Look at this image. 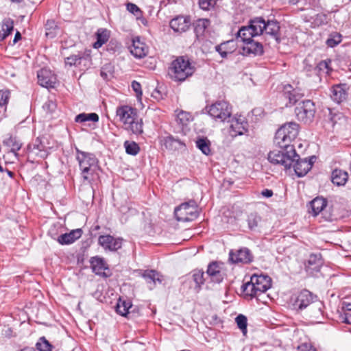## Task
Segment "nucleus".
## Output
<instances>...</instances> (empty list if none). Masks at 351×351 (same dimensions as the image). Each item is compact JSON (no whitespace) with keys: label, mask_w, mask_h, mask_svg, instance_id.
Segmentation results:
<instances>
[{"label":"nucleus","mask_w":351,"mask_h":351,"mask_svg":"<svg viewBox=\"0 0 351 351\" xmlns=\"http://www.w3.org/2000/svg\"><path fill=\"white\" fill-rule=\"evenodd\" d=\"M116 115L127 130L137 135L143 133V121L141 119H138L135 108L127 105L119 106L117 108Z\"/></svg>","instance_id":"f257e3e1"},{"label":"nucleus","mask_w":351,"mask_h":351,"mask_svg":"<svg viewBox=\"0 0 351 351\" xmlns=\"http://www.w3.org/2000/svg\"><path fill=\"white\" fill-rule=\"evenodd\" d=\"M293 306L298 312H302L308 308L311 317H316L322 314V304L317 301L316 295L306 289L302 290L298 293Z\"/></svg>","instance_id":"f03ea898"},{"label":"nucleus","mask_w":351,"mask_h":351,"mask_svg":"<svg viewBox=\"0 0 351 351\" xmlns=\"http://www.w3.org/2000/svg\"><path fill=\"white\" fill-rule=\"evenodd\" d=\"M76 159L79 163L84 182L91 184L97 169L98 160L93 154L76 149Z\"/></svg>","instance_id":"7ed1b4c3"},{"label":"nucleus","mask_w":351,"mask_h":351,"mask_svg":"<svg viewBox=\"0 0 351 351\" xmlns=\"http://www.w3.org/2000/svg\"><path fill=\"white\" fill-rule=\"evenodd\" d=\"M195 71L189 60L184 56H179L174 60L169 69L170 77L176 82H184L191 76Z\"/></svg>","instance_id":"20e7f679"},{"label":"nucleus","mask_w":351,"mask_h":351,"mask_svg":"<svg viewBox=\"0 0 351 351\" xmlns=\"http://www.w3.org/2000/svg\"><path fill=\"white\" fill-rule=\"evenodd\" d=\"M271 286V279L266 275L254 274L250 281L243 285V292L251 298L256 297L258 295L267 291Z\"/></svg>","instance_id":"39448f33"},{"label":"nucleus","mask_w":351,"mask_h":351,"mask_svg":"<svg viewBox=\"0 0 351 351\" xmlns=\"http://www.w3.org/2000/svg\"><path fill=\"white\" fill-rule=\"evenodd\" d=\"M282 150H273L268 154V160L274 164L282 166L285 169H288L295 160H297L298 154L294 146L281 147Z\"/></svg>","instance_id":"423d86ee"},{"label":"nucleus","mask_w":351,"mask_h":351,"mask_svg":"<svg viewBox=\"0 0 351 351\" xmlns=\"http://www.w3.org/2000/svg\"><path fill=\"white\" fill-rule=\"evenodd\" d=\"M299 133V125L295 122H289L282 125L276 132L275 141L280 147L293 146L291 143Z\"/></svg>","instance_id":"0eeeda50"},{"label":"nucleus","mask_w":351,"mask_h":351,"mask_svg":"<svg viewBox=\"0 0 351 351\" xmlns=\"http://www.w3.org/2000/svg\"><path fill=\"white\" fill-rule=\"evenodd\" d=\"M174 214L178 221H191L199 216L198 207L194 200H190L176 207Z\"/></svg>","instance_id":"6e6552de"},{"label":"nucleus","mask_w":351,"mask_h":351,"mask_svg":"<svg viewBox=\"0 0 351 351\" xmlns=\"http://www.w3.org/2000/svg\"><path fill=\"white\" fill-rule=\"evenodd\" d=\"M295 113L299 121L309 123L312 122L315 116V104L311 100L303 101L295 108Z\"/></svg>","instance_id":"1a4fd4ad"},{"label":"nucleus","mask_w":351,"mask_h":351,"mask_svg":"<svg viewBox=\"0 0 351 351\" xmlns=\"http://www.w3.org/2000/svg\"><path fill=\"white\" fill-rule=\"evenodd\" d=\"M231 108L225 101H218L209 106L208 114L215 119L221 121L231 116Z\"/></svg>","instance_id":"9d476101"},{"label":"nucleus","mask_w":351,"mask_h":351,"mask_svg":"<svg viewBox=\"0 0 351 351\" xmlns=\"http://www.w3.org/2000/svg\"><path fill=\"white\" fill-rule=\"evenodd\" d=\"M253 254L245 247L238 250H231L229 252V261L233 264H249L253 261Z\"/></svg>","instance_id":"9b49d317"},{"label":"nucleus","mask_w":351,"mask_h":351,"mask_svg":"<svg viewBox=\"0 0 351 351\" xmlns=\"http://www.w3.org/2000/svg\"><path fill=\"white\" fill-rule=\"evenodd\" d=\"M316 160V157L313 156L309 159H300L298 154L297 160H295L292 166L296 175L298 177L305 176L312 168L313 163Z\"/></svg>","instance_id":"f8f14e48"},{"label":"nucleus","mask_w":351,"mask_h":351,"mask_svg":"<svg viewBox=\"0 0 351 351\" xmlns=\"http://www.w3.org/2000/svg\"><path fill=\"white\" fill-rule=\"evenodd\" d=\"M98 243L105 250L115 252L121 248L123 239L110 234L101 235L98 238Z\"/></svg>","instance_id":"ddd939ff"},{"label":"nucleus","mask_w":351,"mask_h":351,"mask_svg":"<svg viewBox=\"0 0 351 351\" xmlns=\"http://www.w3.org/2000/svg\"><path fill=\"white\" fill-rule=\"evenodd\" d=\"M282 92L291 105L295 104L304 96V91L301 88L289 84L284 85Z\"/></svg>","instance_id":"4468645a"},{"label":"nucleus","mask_w":351,"mask_h":351,"mask_svg":"<svg viewBox=\"0 0 351 351\" xmlns=\"http://www.w3.org/2000/svg\"><path fill=\"white\" fill-rule=\"evenodd\" d=\"M38 84L45 88L53 87L56 83V75L47 69H40L37 74Z\"/></svg>","instance_id":"2eb2a0df"},{"label":"nucleus","mask_w":351,"mask_h":351,"mask_svg":"<svg viewBox=\"0 0 351 351\" xmlns=\"http://www.w3.org/2000/svg\"><path fill=\"white\" fill-rule=\"evenodd\" d=\"M130 53L136 58H143L148 53L149 48L138 37L132 39V44L129 47Z\"/></svg>","instance_id":"dca6fc26"},{"label":"nucleus","mask_w":351,"mask_h":351,"mask_svg":"<svg viewBox=\"0 0 351 351\" xmlns=\"http://www.w3.org/2000/svg\"><path fill=\"white\" fill-rule=\"evenodd\" d=\"M191 23L189 16H178L170 21V27L174 32L182 33L189 29Z\"/></svg>","instance_id":"f3484780"},{"label":"nucleus","mask_w":351,"mask_h":351,"mask_svg":"<svg viewBox=\"0 0 351 351\" xmlns=\"http://www.w3.org/2000/svg\"><path fill=\"white\" fill-rule=\"evenodd\" d=\"M90 263L93 272H94L96 275H99L103 277L108 276L105 272V270L108 269V267L103 258L99 256L92 257L90 260Z\"/></svg>","instance_id":"a211bd4d"},{"label":"nucleus","mask_w":351,"mask_h":351,"mask_svg":"<svg viewBox=\"0 0 351 351\" xmlns=\"http://www.w3.org/2000/svg\"><path fill=\"white\" fill-rule=\"evenodd\" d=\"M215 49L222 58H227L228 55L235 51L237 44L234 40H230L216 45Z\"/></svg>","instance_id":"6ab92c4d"},{"label":"nucleus","mask_w":351,"mask_h":351,"mask_svg":"<svg viewBox=\"0 0 351 351\" xmlns=\"http://www.w3.org/2000/svg\"><path fill=\"white\" fill-rule=\"evenodd\" d=\"M243 51L246 55L261 56L263 53V47L261 42L252 39L245 43Z\"/></svg>","instance_id":"aec40b11"},{"label":"nucleus","mask_w":351,"mask_h":351,"mask_svg":"<svg viewBox=\"0 0 351 351\" xmlns=\"http://www.w3.org/2000/svg\"><path fill=\"white\" fill-rule=\"evenodd\" d=\"M143 277L145 278L150 290L156 287L157 282L161 284L164 280L163 276L155 270L145 271L143 274Z\"/></svg>","instance_id":"412c9836"},{"label":"nucleus","mask_w":351,"mask_h":351,"mask_svg":"<svg viewBox=\"0 0 351 351\" xmlns=\"http://www.w3.org/2000/svg\"><path fill=\"white\" fill-rule=\"evenodd\" d=\"M348 93L346 88V84L334 85L331 88V99L340 104L346 100Z\"/></svg>","instance_id":"4be33fe9"},{"label":"nucleus","mask_w":351,"mask_h":351,"mask_svg":"<svg viewBox=\"0 0 351 351\" xmlns=\"http://www.w3.org/2000/svg\"><path fill=\"white\" fill-rule=\"evenodd\" d=\"M206 273L213 282L219 283L223 280V275L220 265L217 262L208 265Z\"/></svg>","instance_id":"5701e85b"},{"label":"nucleus","mask_w":351,"mask_h":351,"mask_svg":"<svg viewBox=\"0 0 351 351\" xmlns=\"http://www.w3.org/2000/svg\"><path fill=\"white\" fill-rule=\"evenodd\" d=\"M82 231L80 228L71 230L69 233H64L60 235L57 239L61 245H69L75 242L81 237Z\"/></svg>","instance_id":"b1692460"},{"label":"nucleus","mask_w":351,"mask_h":351,"mask_svg":"<svg viewBox=\"0 0 351 351\" xmlns=\"http://www.w3.org/2000/svg\"><path fill=\"white\" fill-rule=\"evenodd\" d=\"M247 123L239 119L232 120L229 128V134L232 137L243 135L247 132Z\"/></svg>","instance_id":"393cba45"},{"label":"nucleus","mask_w":351,"mask_h":351,"mask_svg":"<svg viewBox=\"0 0 351 351\" xmlns=\"http://www.w3.org/2000/svg\"><path fill=\"white\" fill-rule=\"evenodd\" d=\"M90 61V56L89 54L83 53L78 54H73L69 57H67L65 60V64L69 66H80L83 62L84 64L86 62H89Z\"/></svg>","instance_id":"a878e982"},{"label":"nucleus","mask_w":351,"mask_h":351,"mask_svg":"<svg viewBox=\"0 0 351 351\" xmlns=\"http://www.w3.org/2000/svg\"><path fill=\"white\" fill-rule=\"evenodd\" d=\"M28 149L30 152L40 158H45L47 156L46 147L40 138H36L32 143L29 144Z\"/></svg>","instance_id":"bb28decb"},{"label":"nucleus","mask_w":351,"mask_h":351,"mask_svg":"<svg viewBox=\"0 0 351 351\" xmlns=\"http://www.w3.org/2000/svg\"><path fill=\"white\" fill-rule=\"evenodd\" d=\"M348 178V173L342 169H335L332 171L331 174V180L332 183L337 186L344 185L346 183Z\"/></svg>","instance_id":"cd10ccee"},{"label":"nucleus","mask_w":351,"mask_h":351,"mask_svg":"<svg viewBox=\"0 0 351 351\" xmlns=\"http://www.w3.org/2000/svg\"><path fill=\"white\" fill-rule=\"evenodd\" d=\"M264 32L267 34L273 36L277 42L280 41V25L277 21H268L267 22H265V27H264Z\"/></svg>","instance_id":"c85d7f7f"},{"label":"nucleus","mask_w":351,"mask_h":351,"mask_svg":"<svg viewBox=\"0 0 351 351\" xmlns=\"http://www.w3.org/2000/svg\"><path fill=\"white\" fill-rule=\"evenodd\" d=\"M311 213L314 216L320 213L327 205V201L323 197H316L311 203Z\"/></svg>","instance_id":"c756f323"},{"label":"nucleus","mask_w":351,"mask_h":351,"mask_svg":"<svg viewBox=\"0 0 351 351\" xmlns=\"http://www.w3.org/2000/svg\"><path fill=\"white\" fill-rule=\"evenodd\" d=\"M253 29L250 26H243L239 29L237 34V38H240L241 40L245 43L249 40L253 39L254 37L256 36L254 34Z\"/></svg>","instance_id":"7c9ffc66"},{"label":"nucleus","mask_w":351,"mask_h":351,"mask_svg":"<svg viewBox=\"0 0 351 351\" xmlns=\"http://www.w3.org/2000/svg\"><path fill=\"white\" fill-rule=\"evenodd\" d=\"M132 306V304L129 300H123L119 298L117 303L116 311L121 316L127 317L130 314V308Z\"/></svg>","instance_id":"2f4dec72"},{"label":"nucleus","mask_w":351,"mask_h":351,"mask_svg":"<svg viewBox=\"0 0 351 351\" xmlns=\"http://www.w3.org/2000/svg\"><path fill=\"white\" fill-rule=\"evenodd\" d=\"M210 21L206 19H199L197 20L194 25V32L197 38L204 36L206 28L210 25Z\"/></svg>","instance_id":"473e14b6"},{"label":"nucleus","mask_w":351,"mask_h":351,"mask_svg":"<svg viewBox=\"0 0 351 351\" xmlns=\"http://www.w3.org/2000/svg\"><path fill=\"white\" fill-rule=\"evenodd\" d=\"M265 22L266 21L263 18H256L251 21L249 26L253 29V32H254V34L257 36L264 32Z\"/></svg>","instance_id":"72a5a7b5"},{"label":"nucleus","mask_w":351,"mask_h":351,"mask_svg":"<svg viewBox=\"0 0 351 351\" xmlns=\"http://www.w3.org/2000/svg\"><path fill=\"white\" fill-rule=\"evenodd\" d=\"M322 265V261L319 256L316 254H311L308 260V265H306V269L314 270L316 271H319V268Z\"/></svg>","instance_id":"f704fd0d"},{"label":"nucleus","mask_w":351,"mask_h":351,"mask_svg":"<svg viewBox=\"0 0 351 351\" xmlns=\"http://www.w3.org/2000/svg\"><path fill=\"white\" fill-rule=\"evenodd\" d=\"M197 147L201 150V152L208 156L210 154V142L207 138H199L197 139L196 142Z\"/></svg>","instance_id":"c9c22d12"},{"label":"nucleus","mask_w":351,"mask_h":351,"mask_svg":"<svg viewBox=\"0 0 351 351\" xmlns=\"http://www.w3.org/2000/svg\"><path fill=\"white\" fill-rule=\"evenodd\" d=\"M162 144L168 149H176L177 148L176 144L184 145V143H183L180 140L175 138L171 135L165 137L162 140Z\"/></svg>","instance_id":"e433bc0d"},{"label":"nucleus","mask_w":351,"mask_h":351,"mask_svg":"<svg viewBox=\"0 0 351 351\" xmlns=\"http://www.w3.org/2000/svg\"><path fill=\"white\" fill-rule=\"evenodd\" d=\"M108 32L106 29H99L97 32V41L94 43L95 48L101 47L108 40Z\"/></svg>","instance_id":"4c0bfd02"},{"label":"nucleus","mask_w":351,"mask_h":351,"mask_svg":"<svg viewBox=\"0 0 351 351\" xmlns=\"http://www.w3.org/2000/svg\"><path fill=\"white\" fill-rule=\"evenodd\" d=\"M14 29V21L10 18H5L1 23V33L8 37Z\"/></svg>","instance_id":"58836bf2"},{"label":"nucleus","mask_w":351,"mask_h":351,"mask_svg":"<svg viewBox=\"0 0 351 351\" xmlns=\"http://www.w3.org/2000/svg\"><path fill=\"white\" fill-rule=\"evenodd\" d=\"M124 147L125 149V152L128 154L132 156H136L138 154L140 151V147L134 141H126L124 143Z\"/></svg>","instance_id":"ea45409f"},{"label":"nucleus","mask_w":351,"mask_h":351,"mask_svg":"<svg viewBox=\"0 0 351 351\" xmlns=\"http://www.w3.org/2000/svg\"><path fill=\"white\" fill-rule=\"evenodd\" d=\"M235 322L237 324L238 328L242 331V332L245 335L247 333V317L240 314L235 318Z\"/></svg>","instance_id":"a19ab883"},{"label":"nucleus","mask_w":351,"mask_h":351,"mask_svg":"<svg viewBox=\"0 0 351 351\" xmlns=\"http://www.w3.org/2000/svg\"><path fill=\"white\" fill-rule=\"evenodd\" d=\"M261 218L256 213H250L247 216V222L248 225V228L250 230H254L257 227L258 222L260 221Z\"/></svg>","instance_id":"79ce46f5"},{"label":"nucleus","mask_w":351,"mask_h":351,"mask_svg":"<svg viewBox=\"0 0 351 351\" xmlns=\"http://www.w3.org/2000/svg\"><path fill=\"white\" fill-rule=\"evenodd\" d=\"M191 119V114L183 110L179 111L176 114V121L182 125H186Z\"/></svg>","instance_id":"37998d69"},{"label":"nucleus","mask_w":351,"mask_h":351,"mask_svg":"<svg viewBox=\"0 0 351 351\" xmlns=\"http://www.w3.org/2000/svg\"><path fill=\"white\" fill-rule=\"evenodd\" d=\"M36 346L39 351H51V345L44 337L39 339Z\"/></svg>","instance_id":"c03bdc74"},{"label":"nucleus","mask_w":351,"mask_h":351,"mask_svg":"<svg viewBox=\"0 0 351 351\" xmlns=\"http://www.w3.org/2000/svg\"><path fill=\"white\" fill-rule=\"evenodd\" d=\"M204 273L201 270H195L193 271V280L195 282L197 287L200 288V286L204 282Z\"/></svg>","instance_id":"a18cd8bd"},{"label":"nucleus","mask_w":351,"mask_h":351,"mask_svg":"<svg viewBox=\"0 0 351 351\" xmlns=\"http://www.w3.org/2000/svg\"><path fill=\"white\" fill-rule=\"evenodd\" d=\"M330 60H326L321 61L317 66V69L323 73L328 75L330 73Z\"/></svg>","instance_id":"49530a36"},{"label":"nucleus","mask_w":351,"mask_h":351,"mask_svg":"<svg viewBox=\"0 0 351 351\" xmlns=\"http://www.w3.org/2000/svg\"><path fill=\"white\" fill-rule=\"evenodd\" d=\"M5 143L8 146L11 147V151L13 152H16L19 151L21 147V144L18 142L15 138L10 137L6 141Z\"/></svg>","instance_id":"de8ad7c7"},{"label":"nucleus","mask_w":351,"mask_h":351,"mask_svg":"<svg viewBox=\"0 0 351 351\" xmlns=\"http://www.w3.org/2000/svg\"><path fill=\"white\" fill-rule=\"evenodd\" d=\"M341 41V36L339 34H335V35H332L329 38L326 40V44L330 47H334L340 43Z\"/></svg>","instance_id":"09e8293b"},{"label":"nucleus","mask_w":351,"mask_h":351,"mask_svg":"<svg viewBox=\"0 0 351 351\" xmlns=\"http://www.w3.org/2000/svg\"><path fill=\"white\" fill-rule=\"evenodd\" d=\"M216 0H199V8L204 10H209L214 8Z\"/></svg>","instance_id":"8fccbe9b"},{"label":"nucleus","mask_w":351,"mask_h":351,"mask_svg":"<svg viewBox=\"0 0 351 351\" xmlns=\"http://www.w3.org/2000/svg\"><path fill=\"white\" fill-rule=\"evenodd\" d=\"M10 97V92L9 90H0V107L7 106Z\"/></svg>","instance_id":"3c124183"},{"label":"nucleus","mask_w":351,"mask_h":351,"mask_svg":"<svg viewBox=\"0 0 351 351\" xmlns=\"http://www.w3.org/2000/svg\"><path fill=\"white\" fill-rule=\"evenodd\" d=\"M45 27L47 31H51V29H55L56 27L55 21L53 20H47L45 24ZM46 36L53 37V35H52L51 32H47Z\"/></svg>","instance_id":"603ef678"},{"label":"nucleus","mask_w":351,"mask_h":351,"mask_svg":"<svg viewBox=\"0 0 351 351\" xmlns=\"http://www.w3.org/2000/svg\"><path fill=\"white\" fill-rule=\"evenodd\" d=\"M127 10L130 12H131V13H132V14H134V15H136V16L140 14L141 12V10L139 9V8L136 5H135V4L132 3H128L127 4Z\"/></svg>","instance_id":"864d4df0"},{"label":"nucleus","mask_w":351,"mask_h":351,"mask_svg":"<svg viewBox=\"0 0 351 351\" xmlns=\"http://www.w3.org/2000/svg\"><path fill=\"white\" fill-rule=\"evenodd\" d=\"M327 16L324 14H317L315 18V23L317 25H321L326 23Z\"/></svg>","instance_id":"5fc2aeb1"},{"label":"nucleus","mask_w":351,"mask_h":351,"mask_svg":"<svg viewBox=\"0 0 351 351\" xmlns=\"http://www.w3.org/2000/svg\"><path fill=\"white\" fill-rule=\"evenodd\" d=\"M132 88L134 90V91L136 93V96L138 97H141L142 95V90H141V85L140 83H138L136 81H133L132 82Z\"/></svg>","instance_id":"6e6d98bb"},{"label":"nucleus","mask_w":351,"mask_h":351,"mask_svg":"<svg viewBox=\"0 0 351 351\" xmlns=\"http://www.w3.org/2000/svg\"><path fill=\"white\" fill-rule=\"evenodd\" d=\"M298 351H317L311 345L308 343H302L298 347Z\"/></svg>","instance_id":"4d7b16f0"},{"label":"nucleus","mask_w":351,"mask_h":351,"mask_svg":"<svg viewBox=\"0 0 351 351\" xmlns=\"http://www.w3.org/2000/svg\"><path fill=\"white\" fill-rule=\"evenodd\" d=\"M97 122L99 121V116L96 113L86 114V121Z\"/></svg>","instance_id":"13d9d810"},{"label":"nucleus","mask_w":351,"mask_h":351,"mask_svg":"<svg viewBox=\"0 0 351 351\" xmlns=\"http://www.w3.org/2000/svg\"><path fill=\"white\" fill-rule=\"evenodd\" d=\"M75 121L77 123H84L86 121V114L81 113L77 115L75 118Z\"/></svg>","instance_id":"bf43d9fd"},{"label":"nucleus","mask_w":351,"mask_h":351,"mask_svg":"<svg viewBox=\"0 0 351 351\" xmlns=\"http://www.w3.org/2000/svg\"><path fill=\"white\" fill-rule=\"evenodd\" d=\"M343 322L346 324H351V313H345Z\"/></svg>","instance_id":"052dcab7"},{"label":"nucleus","mask_w":351,"mask_h":351,"mask_svg":"<svg viewBox=\"0 0 351 351\" xmlns=\"http://www.w3.org/2000/svg\"><path fill=\"white\" fill-rule=\"evenodd\" d=\"M43 107H47L48 108H50L51 110H53V108L56 107V105L52 101H47V102L45 103Z\"/></svg>","instance_id":"680f3d73"},{"label":"nucleus","mask_w":351,"mask_h":351,"mask_svg":"<svg viewBox=\"0 0 351 351\" xmlns=\"http://www.w3.org/2000/svg\"><path fill=\"white\" fill-rule=\"evenodd\" d=\"M262 195L266 197H270L273 195V191L269 189H265L262 191Z\"/></svg>","instance_id":"e2e57ef3"},{"label":"nucleus","mask_w":351,"mask_h":351,"mask_svg":"<svg viewBox=\"0 0 351 351\" xmlns=\"http://www.w3.org/2000/svg\"><path fill=\"white\" fill-rule=\"evenodd\" d=\"M342 308L344 311H348V313H351V303L343 302Z\"/></svg>","instance_id":"0e129e2a"},{"label":"nucleus","mask_w":351,"mask_h":351,"mask_svg":"<svg viewBox=\"0 0 351 351\" xmlns=\"http://www.w3.org/2000/svg\"><path fill=\"white\" fill-rule=\"evenodd\" d=\"M108 66H106L105 67H103L101 70L100 75L103 77V79L106 80L108 77V75L107 73H106L105 69H106Z\"/></svg>","instance_id":"69168bd1"},{"label":"nucleus","mask_w":351,"mask_h":351,"mask_svg":"<svg viewBox=\"0 0 351 351\" xmlns=\"http://www.w3.org/2000/svg\"><path fill=\"white\" fill-rule=\"evenodd\" d=\"M21 39V34L19 32H16L15 36H14V38L13 40V43H17L19 40Z\"/></svg>","instance_id":"338daca9"},{"label":"nucleus","mask_w":351,"mask_h":351,"mask_svg":"<svg viewBox=\"0 0 351 351\" xmlns=\"http://www.w3.org/2000/svg\"><path fill=\"white\" fill-rule=\"evenodd\" d=\"M6 38H7L6 35H5L4 34L1 33V31H0V41H3Z\"/></svg>","instance_id":"774afa93"}]
</instances>
